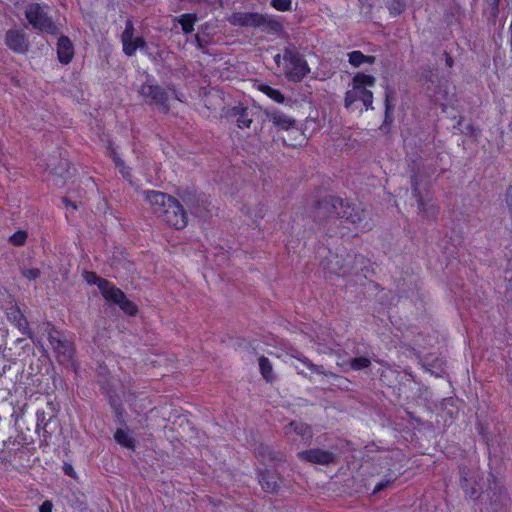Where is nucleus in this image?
<instances>
[{"mask_svg":"<svg viewBox=\"0 0 512 512\" xmlns=\"http://www.w3.org/2000/svg\"><path fill=\"white\" fill-rule=\"evenodd\" d=\"M344 223L352 224L361 231L373 228L371 213L361 205L346 201L337 196H326L322 200V226L331 235L344 234Z\"/></svg>","mask_w":512,"mask_h":512,"instance_id":"1","label":"nucleus"},{"mask_svg":"<svg viewBox=\"0 0 512 512\" xmlns=\"http://www.w3.org/2000/svg\"><path fill=\"white\" fill-rule=\"evenodd\" d=\"M145 199L153 213L167 225L183 229L187 225V213L174 197L155 190L145 191Z\"/></svg>","mask_w":512,"mask_h":512,"instance_id":"2","label":"nucleus"},{"mask_svg":"<svg viewBox=\"0 0 512 512\" xmlns=\"http://www.w3.org/2000/svg\"><path fill=\"white\" fill-rule=\"evenodd\" d=\"M274 60L289 81L299 82L310 72L304 56L294 46L286 47Z\"/></svg>","mask_w":512,"mask_h":512,"instance_id":"3","label":"nucleus"},{"mask_svg":"<svg viewBox=\"0 0 512 512\" xmlns=\"http://www.w3.org/2000/svg\"><path fill=\"white\" fill-rule=\"evenodd\" d=\"M376 78L372 75L357 73L352 79V88L346 92L344 103L347 109H352L357 101H361L366 110L373 109V94L366 87L374 86Z\"/></svg>","mask_w":512,"mask_h":512,"instance_id":"4","label":"nucleus"},{"mask_svg":"<svg viewBox=\"0 0 512 512\" xmlns=\"http://www.w3.org/2000/svg\"><path fill=\"white\" fill-rule=\"evenodd\" d=\"M48 5L29 3L25 8V18L33 29L41 32H56L57 27Z\"/></svg>","mask_w":512,"mask_h":512,"instance_id":"5","label":"nucleus"},{"mask_svg":"<svg viewBox=\"0 0 512 512\" xmlns=\"http://www.w3.org/2000/svg\"><path fill=\"white\" fill-rule=\"evenodd\" d=\"M139 95L143 98L144 102L151 106H156L162 112H168V101L176 93L174 90L162 88L159 85L146 82L141 85L138 90Z\"/></svg>","mask_w":512,"mask_h":512,"instance_id":"6","label":"nucleus"},{"mask_svg":"<svg viewBox=\"0 0 512 512\" xmlns=\"http://www.w3.org/2000/svg\"><path fill=\"white\" fill-rule=\"evenodd\" d=\"M49 343L56 355V359L61 365L71 366L76 370L74 362V348L70 341L62 337L59 331L49 332Z\"/></svg>","mask_w":512,"mask_h":512,"instance_id":"7","label":"nucleus"},{"mask_svg":"<svg viewBox=\"0 0 512 512\" xmlns=\"http://www.w3.org/2000/svg\"><path fill=\"white\" fill-rule=\"evenodd\" d=\"M483 480V473L477 466L460 468V486L470 497L477 499L480 496L477 487Z\"/></svg>","mask_w":512,"mask_h":512,"instance_id":"8","label":"nucleus"},{"mask_svg":"<svg viewBox=\"0 0 512 512\" xmlns=\"http://www.w3.org/2000/svg\"><path fill=\"white\" fill-rule=\"evenodd\" d=\"M186 36L184 48L191 50L198 49L209 55H216V43L213 41V34H183Z\"/></svg>","mask_w":512,"mask_h":512,"instance_id":"9","label":"nucleus"},{"mask_svg":"<svg viewBox=\"0 0 512 512\" xmlns=\"http://www.w3.org/2000/svg\"><path fill=\"white\" fill-rule=\"evenodd\" d=\"M229 22L234 26L256 29L265 24L266 19L255 12H235L229 17Z\"/></svg>","mask_w":512,"mask_h":512,"instance_id":"10","label":"nucleus"},{"mask_svg":"<svg viewBox=\"0 0 512 512\" xmlns=\"http://www.w3.org/2000/svg\"><path fill=\"white\" fill-rule=\"evenodd\" d=\"M123 51L127 56H132L137 50L148 52V46L144 39L137 34H121Z\"/></svg>","mask_w":512,"mask_h":512,"instance_id":"11","label":"nucleus"},{"mask_svg":"<svg viewBox=\"0 0 512 512\" xmlns=\"http://www.w3.org/2000/svg\"><path fill=\"white\" fill-rule=\"evenodd\" d=\"M284 432L286 436L296 435L303 444H309L312 439V431L309 425L300 421H292L285 426Z\"/></svg>","mask_w":512,"mask_h":512,"instance_id":"12","label":"nucleus"},{"mask_svg":"<svg viewBox=\"0 0 512 512\" xmlns=\"http://www.w3.org/2000/svg\"><path fill=\"white\" fill-rule=\"evenodd\" d=\"M230 116L241 129L249 128L253 121V111L242 104L234 106L230 111Z\"/></svg>","mask_w":512,"mask_h":512,"instance_id":"13","label":"nucleus"},{"mask_svg":"<svg viewBox=\"0 0 512 512\" xmlns=\"http://www.w3.org/2000/svg\"><path fill=\"white\" fill-rule=\"evenodd\" d=\"M7 317L9 321L14 324L23 335H26L32 339V332L29 328V323L20 309L17 307H11L7 311Z\"/></svg>","mask_w":512,"mask_h":512,"instance_id":"14","label":"nucleus"},{"mask_svg":"<svg viewBox=\"0 0 512 512\" xmlns=\"http://www.w3.org/2000/svg\"><path fill=\"white\" fill-rule=\"evenodd\" d=\"M57 56L62 64H69L74 56V46L72 41L64 34L58 39Z\"/></svg>","mask_w":512,"mask_h":512,"instance_id":"15","label":"nucleus"},{"mask_svg":"<svg viewBox=\"0 0 512 512\" xmlns=\"http://www.w3.org/2000/svg\"><path fill=\"white\" fill-rule=\"evenodd\" d=\"M99 290L102 296L107 300L116 305H119L121 301L124 299V292L117 288L110 281H101L99 283Z\"/></svg>","mask_w":512,"mask_h":512,"instance_id":"16","label":"nucleus"},{"mask_svg":"<svg viewBox=\"0 0 512 512\" xmlns=\"http://www.w3.org/2000/svg\"><path fill=\"white\" fill-rule=\"evenodd\" d=\"M51 418L47 417V413L43 409L36 411V427L35 433L47 441L51 437V432L48 430Z\"/></svg>","mask_w":512,"mask_h":512,"instance_id":"17","label":"nucleus"},{"mask_svg":"<svg viewBox=\"0 0 512 512\" xmlns=\"http://www.w3.org/2000/svg\"><path fill=\"white\" fill-rule=\"evenodd\" d=\"M7 46L16 53H25L28 50V40L25 34H6Z\"/></svg>","mask_w":512,"mask_h":512,"instance_id":"18","label":"nucleus"},{"mask_svg":"<svg viewBox=\"0 0 512 512\" xmlns=\"http://www.w3.org/2000/svg\"><path fill=\"white\" fill-rule=\"evenodd\" d=\"M268 119L271 121L276 127L288 130L295 124V120L290 116L284 114L279 110H274L268 113Z\"/></svg>","mask_w":512,"mask_h":512,"instance_id":"19","label":"nucleus"},{"mask_svg":"<svg viewBox=\"0 0 512 512\" xmlns=\"http://www.w3.org/2000/svg\"><path fill=\"white\" fill-rule=\"evenodd\" d=\"M509 503V497L505 491L499 489L493 493V497L490 501V507L492 512H507V506Z\"/></svg>","mask_w":512,"mask_h":512,"instance_id":"20","label":"nucleus"},{"mask_svg":"<svg viewBox=\"0 0 512 512\" xmlns=\"http://www.w3.org/2000/svg\"><path fill=\"white\" fill-rule=\"evenodd\" d=\"M293 366L299 374L305 377H311L319 373V369L307 358H297L293 362Z\"/></svg>","mask_w":512,"mask_h":512,"instance_id":"21","label":"nucleus"},{"mask_svg":"<svg viewBox=\"0 0 512 512\" xmlns=\"http://www.w3.org/2000/svg\"><path fill=\"white\" fill-rule=\"evenodd\" d=\"M171 21L173 22L171 30L176 29L177 24H180L183 32H193L196 17L192 14H183L179 18L175 17L171 19Z\"/></svg>","mask_w":512,"mask_h":512,"instance_id":"22","label":"nucleus"},{"mask_svg":"<svg viewBox=\"0 0 512 512\" xmlns=\"http://www.w3.org/2000/svg\"><path fill=\"white\" fill-rule=\"evenodd\" d=\"M259 483L262 488L269 493L276 492L279 488L276 476L269 472H263L259 475Z\"/></svg>","mask_w":512,"mask_h":512,"instance_id":"23","label":"nucleus"},{"mask_svg":"<svg viewBox=\"0 0 512 512\" xmlns=\"http://www.w3.org/2000/svg\"><path fill=\"white\" fill-rule=\"evenodd\" d=\"M258 364L260 373L263 376V378L267 382H273L275 380V375L273 373V367L270 360L265 356H261L258 360Z\"/></svg>","mask_w":512,"mask_h":512,"instance_id":"24","label":"nucleus"},{"mask_svg":"<svg viewBox=\"0 0 512 512\" xmlns=\"http://www.w3.org/2000/svg\"><path fill=\"white\" fill-rule=\"evenodd\" d=\"M114 439L119 445L125 448L134 449L135 447V439L121 428L116 430Z\"/></svg>","mask_w":512,"mask_h":512,"instance_id":"25","label":"nucleus"},{"mask_svg":"<svg viewBox=\"0 0 512 512\" xmlns=\"http://www.w3.org/2000/svg\"><path fill=\"white\" fill-rule=\"evenodd\" d=\"M349 63L354 67H359L364 63L373 64L375 62L374 56H366L361 51H352L348 54Z\"/></svg>","mask_w":512,"mask_h":512,"instance_id":"26","label":"nucleus"},{"mask_svg":"<svg viewBox=\"0 0 512 512\" xmlns=\"http://www.w3.org/2000/svg\"><path fill=\"white\" fill-rule=\"evenodd\" d=\"M259 90L276 103L282 104L285 101V97L280 90L273 88L267 84H260Z\"/></svg>","mask_w":512,"mask_h":512,"instance_id":"27","label":"nucleus"},{"mask_svg":"<svg viewBox=\"0 0 512 512\" xmlns=\"http://www.w3.org/2000/svg\"><path fill=\"white\" fill-rule=\"evenodd\" d=\"M298 457L302 461H306L313 464L320 463V450L319 449H311L306 451H301L298 453Z\"/></svg>","mask_w":512,"mask_h":512,"instance_id":"28","label":"nucleus"},{"mask_svg":"<svg viewBox=\"0 0 512 512\" xmlns=\"http://www.w3.org/2000/svg\"><path fill=\"white\" fill-rule=\"evenodd\" d=\"M411 187H412L413 196L416 198L419 208L421 210L424 209V200L422 198V195H421V192L419 189V179L416 174H413L411 176Z\"/></svg>","mask_w":512,"mask_h":512,"instance_id":"29","label":"nucleus"},{"mask_svg":"<svg viewBox=\"0 0 512 512\" xmlns=\"http://www.w3.org/2000/svg\"><path fill=\"white\" fill-rule=\"evenodd\" d=\"M111 157L116 168H118L119 172L123 175V177L126 179H130L129 168L125 165L124 161L120 158V156L116 152H112Z\"/></svg>","mask_w":512,"mask_h":512,"instance_id":"30","label":"nucleus"},{"mask_svg":"<svg viewBox=\"0 0 512 512\" xmlns=\"http://www.w3.org/2000/svg\"><path fill=\"white\" fill-rule=\"evenodd\" d=\"M350 366L354 370H362L368 368L371 364L369 358L366 357H355L349 360Z\"/></svg>","mask_w":512,"mask_h":512,"instance_id":"31","label":"nucleus"},{"mask_svg":"<svg viewBox=\"0 0 512 512\" xmlns=\"http://www.w3.org/2000/svg\"><path fill=\"white\" fill-rule=\"evenodd\" d=\"M406 7L405 0H391L388 5V9L391 15H400Z\"/></svg>","mask_w":512,"mask_h":512,"instance_id":"32","label":"nucleus"},{"mask_svg":"<svg viewBox=\"0 0 512 512\" xmlns=\"http://www.w3.org/2000/svg\"><path fill=\"white\" fill-rule=\"evenodd\" d=\"M118 306L121 308V310H123L126 314L130 316H134L138 311L137 306L132 301L128 300L126 298V295L124 296L123 301H121Z\"/></svg>","mask_w":512,"mask_h":512,"instance_id":"33","label":"nucleus"},{"mask_svg":"<svg viewBox=\"0 0 512 512\" xmlns=\"http://www.w3.org/2000/svg\"><path fill=\"white\" fill-rule=\"evenodd\" d=\"M27 239V233L23 230L16 231L9 237V242L14 246H22Z\"/></svg>","mask_w":512,"mask_h":512,"instance_id":"34","label":"nucleus"},{"mask_svg":"<svg viewBox=\"0 0 512 512\" xmlns=\"http://www.w3.org/2000/svg\"><path fill=\"white\" fill-rule=\"evenodd\" d=\"M111 406L114 411L115 417L119 424L123 425L125 424L124 421V408L121 403H118L117 401L113 400L111 401Z\"/></svg>","mask_w":512,"mask_h":512,"instance_id":"35","label":"nucleus"},{"mask_svg":"<svg viewBox=\"0 0 512 512\" xmlns=\"http://www.w3.org/2000/svg\"><path fill=\"white\" fill-rule=\"evenodd\" d=\"M291 0H271V6L278 11H289L291 10Z\"/></svg>","mask_w":512,"mask_h":512,"instance_id":"36","label":"nucleus"},{"mask_svg":"<svg viewBox=\"0 0 512 512\" xmlns=\"http://www.w3.org/2000/svg\"><path fill=\"white\" fill-rule=\"evenodd\" d=\"M21 274L26 279L33 281L40 276L41 272L38 268H23L21 269Z\"/></svg>","mask_w":512,"mask_h":512,"instance_id":"37","label":"nucleus"},{"mask_svg":"<svg viewBox=\"0 0 512 512\" xmlns=\"http://www.w3.org/2000/svg\"><path fill=\"white\" fill-rule=\"evenodd\" d=\"M84 279L88 284H96L98 287L101 281H107L106 279L100 278L95 272H85Z\"/></svg>","mask_w":512,"mask_h":512,"instance_id":"38","label":"nucleus"},{"mask_svg":"<svg viewBox=\"0 0 512 512\" xmlns=\"http://www.w3.org/2000/svg\"><path fill=\"white\" fill-rule=\"evenodd\" d=\"M27 408H28V405L27 404H23L21 407H19L18 409L14 410L11 417L15 419L16 422H18L19 420H21L26 411H27Z\"/></svg>","mask_w":512,"mask_h":512,"instance_id":"39","label":"nucleus"},{"mask_svg":"<svg viewBox=\"0 0 512 512\" xmlns=\"http://www.w3.org/2000/svg\"><path fill=\"white\" fill-rule=\"evenodd\" d=\"M337 457L334 453L328 451H322V465H328L334 463Z\"/></svg>","mask_w":512,"mask_h":512,"instance_id":"40","label":"nucleus"},{"mask_svg":"<svg viewBox=\"0 0 512 512\" xmlns=\"http://www.w3.org/2000/svg\"><path fill=\"white\" fill-rule=\"evenodd\" d=\"M390 97L391 92L387 91L385 93V122H387L390 118V113L392 111V106L390 105Z\"/></svg>","mask_w":512,"mask_h":512,"instance_id":"41","label":"nucleus"},{"mask_svg":"<svg viewBox=\"0 0 512 512\" xmlns=\"http://www.w3.org/2000/svg\"><path fill=\"white\" fill-rule=\"evenodd\" d=\"M433 72L430 68H427V69H424L421 76H420V79L421 81H424V82H434L433 80Z\"/></svg>","mask_w":512,"mask_h":512,"instance_id":"42","label":"nucleus"},{"mask_svg":"<svg viewBox=\"0 0 512 512\" xmlns=\"http://www.w3.org/2000/svg\"><path fill=\"white\" fill-rule=\"evenodd\" d=\"M391 484H392V481H390V480L382 481L375 486L373 493L383 491L385 488H387Z\"/></svg>","mask_w":512,"mask_h":512,"instance_id":"43","label":"nucleus"},{"mask_svg":"<svg viewBox=\"0 0 512 512\" xmlns=\"http://www.w3.org/2000/svg\"><path fill=\"white\" fill-rule=\"evenodd\" d=\"M500 0H486L487 4L490 7V13L494 16L498 11V4Z\"/></svg>","mask_w":512,"mask_h":512,"instance_id":"44","label":"nucleus"},{"mask_svg":"<svg viewBox=\"0 0 512 512\" xmlns=\"http://www.w3.org/2000/svg\"><path fill=\"white\" fill-rule=\"evenodd\" d=\"M53 504L51 501H44L39 507V512H52Z\"/></svg>","mask_w":512,"mask_h":512,"instance_id":"45","label":"nucleus"},{"mask_svg":"<svg viewBox=\"0 0 512 512\" xmlns=\"http://www.w3.org/2000/svg\"><path fill=\"white\" fill-rule=\"evenodd\" d=\"M444 55H445V62H446V65H447L449 68H451V67L453 66V63H454V61H453L452 57H451V56H450V54H449V53H447V52H444Z\"/></svg>","mask_w":512,"mask_h":512,"instance_id":"46","label":"nucleus"},{"mask_svg":"<svg viewBox=\"0 0 512 512\" xmlns=\"http://www.w3.org/2000/svg\"><path fill=\"white\" fill-rule=\"evenodd\" d=\"M123 32H134L133 24L131 23L130 20L126 21V27Z\"/></svg>","mask_w":512,"mask_h":512,"instance_id":"47","label":"nucleus"},{"mask_svg":"<svg viewBox=\"0 0 512 512\" xmlns=\"http://www.w3.org/2000/svg\"><path fill=\"white\" fill-rule=\"evenodd\" d=\"M71 471H72V467H69V468H66V469H65V472H66V474H68V475H71Z\"/></svg>","mask_w":512,"mask_h":512,"instance_id":"48","label":"nucleus"},{"mask_svg":"<svg viewBox=\"0 0 512 512\" xmlns=\"http://www.w3.org/2000/svg\"><path fill=\"white\" fill-rule=\"evenodd\" d=\"M8 32L14 33V32H18V31L17 30H9Z\"/></svg>","mask_w":512,"mask_h":512,"instance_id":"49","label":"nucleus"}]
</instances>
